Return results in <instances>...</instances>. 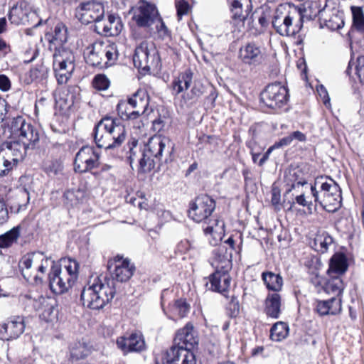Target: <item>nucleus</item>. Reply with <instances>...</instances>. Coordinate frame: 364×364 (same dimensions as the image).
Listing matches in <instances>:
<instances>
[{"label": "nucleus", "mask_w": 364, "mask_h": 364, "mask_svg": "<svg viewBox=\"0 0 364 364\" xmlns=\"http://www.w3.org/2000/svg\"><path fill=\"white\" fill-rule=\"evenodd\" d=\"M8 17L11 23L19 25L25 24L28 19V11L22 5H14L8 14Z\"/></svg>", "instance_id": "nucleus-38"}, {"label": "nucleus", "mask_w": 364, "mask_h": 364, "mask_svg": "<svg viewBox=\"0 0 364 364\" xmlns=\"http://www.w3.org/2000/svg\"><path fill=\"white\" fill-rule=\"evenodd\" d=\"M227 310L231 317H236L240 311L239 301L235 299H232L229 302Z\"/></svg>", "instance_id": "nucleus-57"}, {"label": "nucleus", "mask_w": 364, "mask_h": 364, "mask_svg": "<svg viewBox=\"0 0 364 364\" xmlns=\"http://www.w3.org/2000/svg\"><path fill=\"white\" fill-rule=\"evenodd\" d=\"M164 364H196V358L193 351L182 348L171 347L162 357Z\"/></svg>", "instance_id": "nucleus-14"}, {"label": "nucleus", "mask_w": 364, "mask_h": 364, "mask_svg": "<svg viewBox=\"0 0 364 364\" xmlns=\"http://www.w3.org/2000/svg\"><path fill=\"white\" fill-rule=\"evenodd\" d=\"M177 15L181 18L182 16L187 14L189 10V4L184 1H179L176 4Z\"/></svg>", "instance_id": "nucleus-61"}, {"label": "nucleus", "mask_w": 364, "mask_h": 364, "mask_svg": "<svg viewBox=\"0 0 364 364\" xmlns=\"http://www.w3.org/2000/svg\"><path fill=\"white\" fill-rule=\"evenodd\" d=\"M39 252H33L24 255L19 262V267L23 278L29 282H33L36 284H39L43 282V279L39 275L36 274L33 277L29 274V269L32 265H35L36 262L39 261Z\"/></svg>", "instance_id": "nucleus-25"}, {"label": "nucleus", "mask_w": 364, "mask_h": 364, "mask_svg": "<svg viewBox=\"0 0 364 364\" xmlns=\"http://www.w3.org/2000/svg\"><path fill=\"white\" fill-rule=\"evenodd\" d=\"M75 15L83 24L95 23L96 25L104 18V6L96 0H87L76 6Z\"/></svg>", "instance_id": "nucleus-8"}, {"label": "nucleus", "mask_w": 364, "mask_h": 364, "mask_svg": "<svg viewBox=\"0 0 364 364\" xmlns=\"http://www.w3.org/2000/svg\"><path fill=\"white\" fill-rule=\"evenodd\" d=\"M356 73L359 77L360 82L364 85V56H361L358 58Z\"/></svg>", "instance_id": "nucleus-60"}, {"label": "nucleus", "mask_w": 364, "mask_h": 364, "mask_svg": "<svg viewBox=\"0 0 364 364\" xmlns=\"http://www.w3.org/2000/svg\"><path fill=\"white\" fill-rule=\"evenodd\" d=\"M109 85L108 78L104 75H97L93 80V86L99 90H105Z\"/></svg>", "instance_id": "nucleus-54"}, {"label": "nucleus", "mask_w": 364, "mask_h": 364, "mask_svg": "<svg viewBox=\"0 0 364 364\" xmlns=\"http://www.w3.org/2000/svg\"><path fill=\"white\" fill-rule=\"evenodd\" d=\"M191 99H198L203 94V87L201 84H195L191 90Z\"/></svg>", "instance_id": "nucleus-62"}, {"label": "nucleus", "mask_w": 364, "mask_h": 364, "mask_svg": "<svg viewBox=\"0 0 364 364\" xmlns=\"http://www.w3.org/2000/svg\"><path fill=\"white\" fill-rule=\"evenodd\" d=\"M112 266H114V269L111 272V277H96L84 287L80 298L85 306L94 310L105 307L116 294L115 282H127L135 271V267L130 260L119 255L108 260V269L110 270Z\"/></svg>", "instance_id": "nucleus-1"}, {"label": "nucleus", "mask_w": 364, "mask_h": 364, "mask_svg": "<svg viewBox=\"0 0 364 364\" xmlns=\"http://www.w3.org/2000/svg\"><path fill=\"white\" fill-rule=\"evenodd\" d=\"M84 198V192L80 189L68 190L64 193V203L70 207L78 205Z\"/></svg>", "instance_id": "nucleus-43"}, {"label": "nucleus", "mask_w": 364, "mask_h": 364, "mask_svg": "<svg viewBox=\"0 0 364 364\" xmlns=\"http://www.w3.org/2000/svg\"><path fill=\"white\" fill-rule=\"evenodd\" d=\"M102 53V43H93L87 47L84 51L85 62L92 67H97L99 68H106L107 63H105Z\"/></svg>", "instance_id": "nucleus-29"}, {"label": "nucleus", "mask_w": 364, "mask_h": 364, "mask_svg": "<svg viewBox=\"0 0 364 364\" xmlns=\"http://www.w3.org/2000/svg\"><path fill=\"white\" fill-rule=\"evenodd\" d=\"M134 65L144 71L158 70L161 68L159 52L153 43L144 41L135 49Z\"/></svg>", "instance_id": "nucleus-4"}, {"label": "nucleus", "mask_w": 364, "mask_h": 364, "mask_svg": "<svg viewBox=\"0 0 364 364\" xmlns=\"http://www.w3.org/2000/svg\"><path fill=\"white\" fill-rule=\"evenodd\" d=\"M289 100L288 89L281 82L269 84L260 93V102L271 109H279Z\"/></svg>", "instance_id": "nucleus-7"}, {"label": "nucleus", "mask_w": 364, "mask_h": 364, "mask_svg": "<svg viewBox=\"0 0 364 364\" xmlns=\"http://www.w3.org/2000/svg\"><path fill=\"white\" fill-rule=\"evenodd\" d=\"M127 100L129 106L134 109L132 112H129V117L139 118L148 110L149 96L144 90H138Z\"/></svg>", "instance_id": "nucleus-16"}, {"label": "nucleus", "mask_w": 364, "mask_h": 364, "mask_svg": "<svg viewBox=\"0 0 364 364\" xmlns=\"http://www.w3.org/2000/svg\"><path fill=\"white\" fill-rule=\"evenodd\" d=\"M267 55L264 48L252 46V65L257 66L266 63Z\"/></svg>", "instance_id": "nucleus-49"}, {"label": "nucleus", "mask_w": 364, "mask_h": 364, "mask_svg": "<svg viewBox=\"0 0 364 364\" xmlns=\"http://www.w3.org/2000/svg\"><path fill=\"white\" fill-rule=\"evenodd\" d=\"M327 1L325 0V5L322 7L320 1L313 3L311 7H316L318 11L315 12L314 16H318L323 20L326 26L331 30L336 31L340 29L344 26L343 14L335 8L331 10L327 8Z\"/></svg>", "instance_id": "nucleus-11"}, {"label": "nucleus", "mask_w": 364, "mask_h": 364, "mask_svg": "<svg viewBox=\"0 0 364 364\" xmlns=\"http://www.w3.org/2000/svg\"><path fill=\"white\" fill-rule=\"evenodd\" d=\"M156 163H159V161L144 151L142 156L139 159V170L143 173L149 172L154 168Z\"/></svg>", "instance_id": "nucleus-47"}, {"label": "nucleus", "mask_w": 364, "mask_h": 364, "mask_svg": "<svg viewBox=\"0 0 364 364\" xmlns=\"http://www.w3.org/2000/svg\"><path fill=\"white\" fill-rule=\"evenodd\" d=\"M132 19L139 28L146 31L152 29L159 20V12L156 6L147 0H139L129 11Z\"/></svg>", "instance_id": "nucleus-6"}, {"label": "nucleus", "mask_w": 364, "mask_h": 364, "mask_svg": "<svg viewBox=\"0 0 364 364\" xmlns=\"http://www.w3.org/2000/svg\"><path fill=\"white\" fill-rule=\"evenodd\" d=\"M117 110L118 112L119 115L121 117L122 119L125 120H137L139 118H132L129 117V112H132L134 111V109H132L127 101H122L117 105Z\"/></svg>", "instance_id": "nucleus-51"}, {"label": "nucleus", "mask_w": 364, "mask_h": 364, "mask_svg": "<svg viewBox=\"0 0 364 364\" xmlns=\"http://www.w3.org/2000/svg\"><path fill=\"white\" fill-rule=\"evenodd\" d=\"M11 88V81L5 75H0V90L6 92Z\"/></svg>", "instance_id": "nucleus-63"}, {"label": "nucleus", "mask_w": 364, "mask_h": 364, "mask_svg": "<svg viewBox=\"0 0 364 364\" xmlns=\"http://www.w3.org/2000/svg\"><path fill=\"white\" fill-rule=\"evenodd\" d=\"M325 198H321L316 201L325 210L329 213H334L339 209L341 204V190L338 186L336 191L325 195Z\"/></svg>", "instance_id": "nucleus-31"}, {"label": "nucleus", "mask_w": 364, "mask_h": 364, "mask_svg": "<svg viewBox=\"0 0 364 364\" xmlns=\"http://www.w3.org/2000/svg\"><path fill=\"white\" fill-rule=\"evenodd\" d=\"M106 127L111 135L114 149L119 147L124 141L127 136L126 128L119 119L110 117H105Z\"/></svg>", "instance_id": "nucleus-23"}, {"label": "nucleus", "mask_w": 364, "mask_h": 364, "mask_svg": "<svg viewBox=\"0 0 364 364\" xmlns=\"http://www.w3.org/2000/svg\"><path fill=\"white\" fill-rule=\"evenodd\" d=\"M93 136L95 142L98 148L105 149V150L114 149V144L112 142L111 135L108 129L106 127L105 117L101 119L95 126Z\"/></svg>", "instance_id": "nucleus-24"}, {"label": "nucleus", "mask_w": 364, "mask_h": 364, "mask_svg": "<svg viewBox=\"0 0 364 364\" xmlns=\"http://www.w3.org/2000/svg\"><path fill=\"white\" fill-rule=\"evenodd\" d=\"M203 222L206 224V226L203 228L204 233L207 237H211L208 238L210 244L214 246L217 245L224 235V222L217 217L212 218L208 217V220Z\"/></svg>", "instance_id": "nucleus-21"}, {"label": "nucleus", "mask_w": 364, "mask_h": 364, "mask_svg": "<svg viewBox=\"0 0 364 364\" xmlns=\"http://www.w3.org/2000/svg\"><path fill=\"white\" fill-rule=\"evenodd\" d=\"M250 0H232L231 11L233 13V18L240 21H248V11Z\"/></svg>", "instance_id": "nucleus-36"}, {"label": "nucleus", "mask_w": 364, "mask_h": 364, "mask_svg": "<svg viewBox=\"0 0 364 364\" xmlns=\"http://www.w3.org/2000/svg\"><path fill=\"white\" fill-rule=\"evenodd\" d=\"M39 261L36 262L34 266L36 267L39 273L45 274L50 263L55 264L53 261H50V258L46 256L43 252H39Z\"/></svg>", "instance_id": "nucleus-53"}, {"label": "nucleus", "mask_w": 364, "mask_h": 364, "mask_svg": "<svg viewBox=\"0 0 364 364\" xmlns=\"http://www.w3.org/2000/svg\"><path fill=\"white\" fill-rule=\"evenodd\" d=\"M311 198L309 196H306L304 193L300 194L295 198V201L299 205L303 207H308L309 210H311V206L312 205Z\"/></svg>", "instance_id": "nucleus-59"}, {"label": "nucleus", "mask_w": 364, "mask_h": 364, "mask_svg": "<svg viewBox=\"0 0 364 364\" xmlns=\"http://www.w3.org/2000/svg\"><path fill=\"white\" fill-rule=\"evenodd\" d=\"M24 319L21 316H13L0 326V334L4 340H13L18 338L24 331Z\"/></svg>", "instance_id": "nucleus-15"}, {"label": "nucleus", "mask_w": 364, "mask_h": 364, "mask_svg": "<svg viewBox=\"0 0 364 364\" xmlns=\"http://www.w3.org/2000/svg\"><path fill=\"white\" fill-rule=\"evenodd\" d=\"M172 150L173 146L169 139L161 136L150 138L144 149L159 162L161 161L164 154H170Z\"/></svg>", "instance_id": "nucleus-13"}, {"label": "nucleus", "mask_w": 364, "mask_h": 364, "mask_svg": "<svg viewBox=\"0 0 364 364\" xmlns=\"http://www.w3.org/2000/svg\"><path fill=\"white\" fill-rule=\"evenodd\" d=\"M215 208V203L208 195H200L190 203L188 217L196 223L206 221Z\"/></svg>", "instance_id": "nucleus-9"}, {"label": "nucleus", "mask_w": 364, "mask_h": 364, "mask_svg": "<svg viewBox=\"0 0 364 364\" xmlns=\"http://www.w3.org/2000/svg\"><path fill=\"white\" fill-rule=\"evenodd\" d=\"M9 211L6 202L2 196H0V225H3L9 220Z\"/></svg>", "instance_id": "nucleus-56"}, {"label": "nucleus", "mask_w": 364, "mask_h": 364, "mask_svg": "<svg viewBox=\"0 0 364 364\" xmlns=\"http://www.w3.org/2000/svg\"><path fill=\"white\" fill-rule=\"evenodd\" d=\"M77 271L78 263L75 260L69 259L63 267L53 264L48 274L50 290L57 294L68 291L77 278Z\"/></svg>", "instance_id": "nucleus-3"}, {"label": "nucleus", "mask_w": 364, "mask_h": 364, "mask_svg": "<svg viewBox=\"0 0 364 364\" xmlns=\"http://www.w3.org/2000/svg\"><path fill=\"white\" fill-rule=\"evenodd\" d=\"M8 128L14 139L5 141V146H9L17 157L23 159L29 150L35 149L39 144L41 133L36 126L23 117L18 115L9 118Z\"/></svg>", "instance_id": "nucleus-2"}, {"label": "nucleus", "mask_w": 364, "mask_h": 364, "mask_svg": "<svg viewBox=\"0 0 364 364\" xmlns=\"http://www.w3.org/2000/svg\"><path fill=\"white\" fill-rule=\"evenodd\" d=\"M348 268V259L346 255L343 252L334 253L329 260V267L327 274L329 276L332 274H343Z\"/></svg>", "instance_id": "nucleus-32"}, {"label": "nucleus", "mask_w": 364, "mask_h": 364, "mask_svg": "<svg viewBox=\"0 0 364 364\" xmlns=\"http://www.w3.org/2000/svg\"><path fill=\"white\" fill-rule=\"evenodd\" d=\"M63 165L62 164L58 161L54 160L48 163L45 166V170L47 173L49 175H58L63 171Z\"/></svg>", "instance_id": "nucleus-55"}, {"label": "nucleus", "mask_w": 364, "mask_h": 364, "mask_svg": "<svg viewBox=\"0 0 364 364\" xmlns=\"http://www.w3.org/2000/svg\"><path fill=\"white\" fill-rule=\"evenodd\" d=\"M352 13V26L351 28L356 31L364 33V11L362 7L352 6L350 7Z\"/></svg>", "instance_id": "nucleus-39"}, {"label": "nucleus", "mask_w": 364, "mask_h": 364, "mask_svg": "<svg viewBox=\"0 0 364 364\" xmlns=\"http://www.w3.org/2000/svg\"><path fill=\"white\" fill-rule=\"evenodd\" d=\"M154 25H155L156 30L160 36L165 37L168 36V28L160 14H159V20H157Z\"/></svg>", "instance_id": "nucleus-58"}, {"label": "nucleus", "mask_w": 364, "mask_h": 364, "mask_svg": "<svg viewBox=\"0 0 364 364\" xmlns=\"http://www.w3.org/2000/svg\"><path fill=\"white\" fill-rule=\"evenodd\" d=\"M230 282L229 272L215 269V272L210 275L209 282L206 283V286L213 291L223 294L230 287Z\"/></svg>", "instance_id": "nucleus-27"}, {"label": "nucleus", "mask_w": 364, "mask_h": 364, "mask_svg": "<svg viewBox=\"0 0 364 364\" xmlns=\"http://www.w3.org/2000/svg\"><path fill=\"white\" fill-rule=\"evenodd\" d=\"M117 344L124 353L140 352L144 350L146 347L143 336L138 333H132L127 338H119Z\"/></svg>", "instance_id": "nucleus-22"}, {"label": "nucleus", "mask_w": 364, "mask_h": 364, "mask_svg": "<svg viewBox=\"0 0 364 364\" xmlns=\"http://www.w3.org/2000/svg\"><path fill=\"white\" fill-rule=\"evenodd\" d=\"M282 9H283L282 6L277 9V14L272 20V26L280 35L293 36L301 31L303 26V16L300 10L296 9L289 11L284 17L280 16L278 13Z\"/></svg>", "instance_id": "nucleus-5"}, {"label": "nucleus", "mask_w": 364, "mask_h": 364, "mask_svg": "<svg viewBox=\"0 0 364 364\" xmlns=\"http://www.w3.org/2000/svg\"><path fill=\"white\" fill-rule=\"evenodd\" d=\"M23 160L17 157L11 147L5 146L4 142L0 149V177L8 175L18 161Z\"/></svg>", "instance_id": "nucleus-20"}, {"label": "nucleus", "mask_w": 364, "mask_h": 364, "mask_svg": "<svg viewBox=\"0 0 364 364\" xmlns=\"http://www.w3.org/2000/svg\"><path fill=\"white\" fill-rule=\"evenodd\" d=\"M198 345V338L191 323H187L183 328L179 329L173 339L171 347L182 348L189 351H193Z\"/></svg>", "instance_id": "nucleus-12"}, {"label": "nucleus", "mask_w": 364, "mask_h": 364, "mask_svg": "<svg viewBox=\"0 0 364 364\" xmlns=\"http://www.w3.org/2000/svg\"><path fill=\"white\" fill-rule=\"evenodd\" d=\"M317 90L320 97L323 100V104L327 107L328 105H330V97L328 96L326 89L323 85H321Z\"/></svg>", "instance_id": "nucleus-64"}, {"label": "nucleus", "mask_w": 364, "mask_h": 364, "mask_svg": "<svg viewBox=\"0 0 364 364\" xmlns=\"http://www.w3.org/2000/svg\"><path fill=\"white\" fill-rule=\"evenodd\" d=\"M262 278L268 290L273 291L274 293L282 290L283 279L280 274L265 272L262 274Z\"/></svg>", "instance_id": "nucleus-35"}, {"label": "nucleus", "mask_w": 364, "mask_h": 364, "mask_svg": "<svg viewBox=\"0 0 364 364\" xmlns=\"http://www.w3.org/2000/svg\"><path fill=\"white\" fill-rule=\"evenodd\" d=\"M291 138L290 134L283 137L279 141L276 142L274 145L270 146L268 150L262 155V159L259 162V166H262L265 161L268 159L269 154L275 149H278L282 146H288L291 143Z\"/></svg>", "instance_id": "nucleus-50"}, {"label": "nucleus", "mask_w": 364, "mask_h": 364, "mask_svg": "<svg viewBox=\"0 0 364 364\" xmlns=\"http://www.w3.org/2000/svg\"><path fill=\"white\" fill-rule=\"evenodd\" d=\"M333 242V237L326 232H323L317 235L314 239L315 250L320 253H325Z\"/></svg>", "instance_id": "nucleus-41"}, {"label": "nucleus", "mask_w": 364, "mask_h": 364, "mask_svg": "<svg viewBox=\"0 0 364 364\" xmlns=\"http://www.w3.org/2000/svg\"><path fill=\"white\" fill-rule=\"evenodd\" d=\"M122 27L120 17L115 14H109L106 21H103L102 18L99 23L95 25V31L100 35L116 36L119 34Z\"/></svg>", "instance_id": "nucleus-17"}, {"label": "nucleus", "mask_w": 364, "mask_h": 364, "mask_svg": "<svg viewBox=\"0 0 364 364\" xmlns=\"http://www.w3.org/2000/svg\"><path fill=\"white\" fill-rule=\"evenodd\" d=\"M102 50H103L102 55L105 63H107L106 68L113 65L118 56L116 46L114 44L106 45L102 43Z\"/></svg>", "instance_id": "nucleus-45"}, {"label": "nucleus", "mask_w": 364, "mask_h": 364, "mask_svg": "<svg viewBox=\"0 0 364 364\" xmlns=\"http://www.w3.org/2000/svg\"><path fill=\"white\" fill-rule=\"evenodd\" d=\"M192 79L193 73L188 70L181 73L177 79L174 80L172 85L176 94L178 95L187 90L192 82Z\"/></svg>", "instance_id": "nucleus-37"}, {"label": "nucleus", "mask_w": 364, "mask_h": 364, "mask_svg": "<svg viewBox=\"0 0 364 364\" xmlns=\"http://www.w3.org/2000/svg\"><path fill=\"white\" fill-rule=\"evenodd\" d=\"M55 75L58 83L63 85L67 83L68 80L70 78L74 70H67V68H53Z\"/></svg>", "instance_id": "nucleus-52"}, {"label": "nucleus", "mask_w": 364, "mask_h": 364, "mask_svg": "<svg viewBox=\"0 0 364 364\" xmlns=\"http://www.w3.org/2000/svg\"><path fill=\"white\" fill-rule=\"evenodd\" d=\"M20 236V228L14 227L0 235V248H7L16 242Z\"/></svg>", "instance_id": "nucleus-42"}, {"label": "nucleus", "mask_w": 364, "mask_h": 364, "mask_svg": "<svg viewBox=\"0 0 364 364\" xmlns=\"http://www.w3.org/2000/svg\"><path fill=\"white\" fill-rule=\"evenodd\" d=\"M341 309V299L338 297L316 301V311L320 316L336 315Z\"/></svg>", "instance_id": "nucleus-30"}, {"label": "nucleus", "mask_w": 364, "mask_h": 364, "mask_svg": "<svg viewBox=\"0 0 364 364\" xmlns=\"http://www.w3.org/2000/svg\"><path fill=\"white\" fill-rule=\"evenodd\" d=\"M100 154L92 146H82L76 154L74 170L78 173H86L100 165Z\"/></svg>", "instance_id": "nucleus-10"}, {"label": "nucleus", "mask_w": 364, "mask_h": 364, "mask_svg": "<svg viewBox=\"0 0 364 364\" xmlns=\"http://www.w3.org/2000/svg\"><path fill=\"white\" fill-rule=\"evenodd\" d=\"M340 275L332 274L331 279L325 284L326 291L341 294L344 289V284L343 280L339 277Z\"/></svg>", "instance_id": "nucleus-44"}, {"label": "nucleus", "mask_w": 364, "mask_h": 364, "mask_svg": "<svg viewBox=\"0 0 364 364\" xmlns=\"http://www.w3.org/2000/svg\"><path fill=\"white\" fill-rule=\"evenodd\" d=\"M264 312L268 317L277 319L281 314V296L279 293L268 294L265 299Z\"/></svg>", "instance_id": "nucleus-33"}, {"label": "nucleus", "mask_w": 364, "mask_h": 364, "mask_svg": "<svg viewBox=\"0 0 364 364\" xmlns=\"http://www.w3.org/2000/svg\"><path fill=\"white\" fill-rule=\"evenodd\" d=\"M214 257L212 265L217 270L229 272L232 269V248L225 245H220L213 251Z\"/></svg>", "instance_id": "nucleus-18"}, {"label": "nucleus", "mask_w": 364, "mask_h": 364, "mask_svg": "<svg viewBox=\"0 0 364 364\" xmlns=\"http://www.w3.org/2000/svg\"><path fill=\"white\" fill-rule=\"evenodd\" d=\"M31 82L41 81L46 79L48 75V68L43 63L38 64L29 70Z\"/></svg>", "instance_id": "nucleus-46"}, {"label": "nucleus", "mask_w": 364, "mask_h": 364, "mask_svg": "<svg viewBox=\"0 0 364 364\" xmlns=\"http://www.w3.org/2000/svg\"><path fill=\"white\" fill-rule=\"evenodd\" d=\"M289 326L283 321L275 323L270 329V338L274 341H281L289 334Z\"/></svg>", "instance_id": "nucleus-40"}, {"label": "nucleus", "mask_w": 364, "mask_h": 364, "mask_svg": "<svg viewBox=\"0 0 364 364\" xmlns=\"http://www.w3.org/2000/svg\"><path fill=\"white\" fill-rule=\"evenodd\" d=\"M338 184L328 176H320L316 178L314 185L311 186V193L314 201L325 198V195L336 191Z\"/></svg>", "instance_id": "nucleus-19"}, {"label": "nucleus", "mask_w": 364, "mask_h": 364, "mask_svg": "<svg viewBox=\"0 0 364 364\" xmlns=\"http://www.w3.org/2000/svg\"><path fill=\"white\" fill-rule=\"evenodd\" d=\"M190 309V305L186 300L180 299L175 301L171 306V312L173 316H178L179 318L185 317Z\"/></svg>", "instance_id": "nucleus-48"}, {"label": "nucleus", "mask_w": 364, "mask_h": 364, "mask_svg": "<svg viewBox=\"0 0 364 364\" xmlns=\"http://www.w3.org/2000/svg\"><path fill=\"white\" fill-rule=\"evenodd\" d=\"M53 68H67V70H75V57L74 53L68 49L65 48H60V49L54 51L53 55Z\"/></svg>", "instance_id": "nucleus-28"}, {"label": "nucleus", "mask_w": 364, "mask_h": 364, "mask_svg": "<svg viewBox=\"0 0 364 364\" xmlns=\"http://www.w3.org/2000/svg\"><path fill=\"white\" fill-rule=\"evenodd\" d=\"M90 353V347L83 340L74 342L70 346V359L72 360L84 359Z\"/></svg>", "instance_id": "nucleus-34"}, {"label": "nucleus", "mask_w": 364, "mask_h": 364, "mask_svg": "<svg viewBox=\"0 0 364 364\" xmlns=\"http://www.w3.org/2000/svg\"><path fill=\"white\" fill-rule=\"evenodd\" d=\"M45 39L48 42L50 50L56 51L60 48H63V45L68 40L66 26L63 23H58L52 33H46Z\"/></svg>", "instance_id": "nucleus-26"}]
</instances>
